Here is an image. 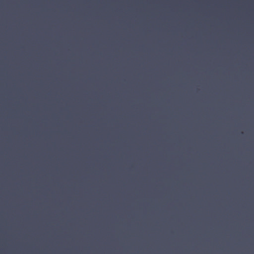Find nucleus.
Masks as SVG:
<instances>
[{
	"instance_id": "39448f33",
	"label": "nucleus",
	"mask_w": 254,
	"mask_h": 254,
	"mask_svg": "<svg viewBox=\"0 0 254 254\" xmlns=\"http://www.w3.org/2000/svg\"><path fill=\"white\" fill-rule=\"evenodd\" d=\"M76 120L79 119V71L78 70V55L79 48V0H76Z\"/></svg>"
},
{
	"instance_id": "ddd939ff",
	"label": "nucleus",
	"mask_w": 254,
	"mask_h": 254,
	"mask_svg": "<svg viewBox=\"0 0 254 254\" xmlns=\"http://www.w3.org/2000/svg\"><path fill=\"white\" fill-rule=\"evenodd\" d=\"M78 202H79V196H78ZM78 207H80V204L79 203V204H78Z\"/></svg>"
},
{
	"instance_id": "423d86ee",
	"label": "nucleus",
	"mask_w": 254,
	"mask_h": 254,
	"mask_svg": "<svg viewBox=\"0 0 254 254\" xmlns=\"http://www.w3.org/2000/svg\"><path fill=\"white\" fill-rule=\"evenodd\" d=\"M76 120L79 119V71L78 70V55L79 48V0H76Z\"/></svg>"
},
{
	"instance_id": "20e7f679",
	"label": "nucleus",
	"mask_w": 254,
	"mask_h": 254,
	"mask_svg": "<svg viewBox=\"0 0 254 254\" xmlns=\"http://www.w3.org/2000/svg\"><path fill=\"white\" fill-rule=\"evenodd\" d=\"M76 120L79 119V71L78 70V55L79 48V0H76Z\"/></svg>"
},
{
	"instance_id": "7ed1b4c3",
	"label": "nucleus",
	"mask_w": 254,
	"mask_h": 254,
	"mask_svg": "<svg viewBox=\"0 0 254 254\" xmlns=\"http://www.w3.org/2000/svg\"><path fill=\"white\" fill-rule=\"evenodd\" d=\"M76 120L79 119V71L78 70V55L79 48V0H76Z\"/></svg>"
},
{
	"instance_id": "f257e3e1",
	"label": "nucleus",
	"mask_w": 254,
	"mask_h": 254,
	"mask_svg": "<svg viewBox=\"0 0 254 254\" xmlns=\"http://www.w3.org/2000/svg\"><path fill=\"white\" fill-rule=\"evenodd\" d=\"M76 120L79 119V71L78 70V55L79 48V0H76Z\"/></svg>"
},
{
	"instance_id": "0eeeda50",
	"label": "nucleus",
	"mask_w": 254,
	"mask_h": 254,
	"mask_svg": "<svg viewBox=\"0 0 254 254\" xmlns=\"http://www.w3.org/2000/svg\"><path fill=\"white\" fill-rule=\"evenodd\" d=\"M76 197L79 195V119L76 120Z\"/></svg>"
},
{
	"instance_id": "4468645a",
	"label": "nucleus",
	"mask_w": 254,
	"mask_h": 254,
	"mask_svg": "<svg viewBox=\"0 0 254 254\" xmlns=\"http://www.w3.org/2000/svg\"><path fill=\"white\" fill-rule=\"evenodd\" d=\"M78 202H79V196H78ZM78 207H80V204L79 203V204H78Z\"/></svg>"
},
{
	"instance_id": "f03ea898",
	"label": "nucleus",
	"mask_w": 254,
	"mask_h": 254,
	"mask_svg": "<svg viewBox=\"0 0 254 254\" xmlns=\"http://www.w3.org/2000/svg\"><path fill=\"white\" fill-rule=\"evenodd\" d=\"M76 120L79 119V71L78 70V55L79 48V0H76Z\"/></svg>"
},
{
	"instance_id": "9b49d317",
	"label": "nucleus",
	"mask_w": 254,
	"mask_h": 254,
	"mask_svg": "<svg viewBox=\"0 0 254 254\" xmlns=\"http://www.w3.org/2000/svg\"><path fill=\"white\" fill-rule=\"evenodd\" d=\"M79 218L77 217V219H76V233L77 234L78 229L79 230Z\"/></svg>"
},
{
	"instance_id": "f3484780",
	"label": "nucleus",
	"mask_w": 254,
	"mask_h": 254,
	"mask_svg": "<svg viewBox=\"0 0 254 254\" xmlns=\"http://www.w3.org/2000/svg\"><path fill=\"white\" fill-rule=\"evenodd\" d=\"M78 232L79 233V229H78V232H77V233H78ZM78 235H80V234H79V233L78 234Z\"/></svg>"
},
{
	"instance_id": "dca6fc26",
	"label": "nucleus",
	"mask_w": 254,
	"mask_h": 254,
	"mask_svg": "<svg viewBox=\"0 0 254 254\" xmlns=\"http://www.w3.org/2000/svg\"><path fill=\"white\" fill-rule=\"evenodd\" d=\"M79 212H80V211H78V218H79Z\"/></svg>"
},
{
	"instance_id": "2eb2a0df",
	"label": "nucleus",
	"mask_w": 254,
	"mask_h": 254,
	"mask_svg": "<svg viewBox=\"0 0 254 254\" xmlns=\"http://www.w3.org/2000/svg\"><path fill=\"white\" fill-rule=\"evenodd\" d=\"M78 202H79V196H78ZM78 207H80V204L79 203V204H78Z\"/></svg>"
},
{
	"instance_id": "6e6552de",
	"label": "nucleus",
	"mask_w": 254,
	"mask_h": 254,
	"mask_svg": "<svg viewBox=\"0 0 254 254\" xmlns=\"http://www.w3.org/2000/svg\"><path fill=\"white\" fill-rule=\"evenodd\" d=\"M76 197L79 195V119L76 120Z\"/></svg>"
},
{
	"instance_id": "f8f14e48",
	"label": "nucleus",
	"mask_w": 254,
	"mask_h": 254,
	"mask_svg": "<svg viewBox=\"0 0 254 254\" xmlns=\"http://www.w3.org/2000/svg\"><path fill=\"white\" fill-rule=\"evenodd\" d=\"M80 209V208H78V197H76V217H78V211Z\"/></svg>"
},
{
	"instance_id": "1a4fd4ad",
	"label": "nucleus",
	"mask_w": 254,
	"mask_h": 254,
	"mask_svg": "<svg viewBox=\"0 0 254 254\" xmlns=\"http://www.w3.org/2000/svg\"><path fill=\"white\" fill-rule=\"evenodd\" d=\"M78 236H77V234H76V254H79V242H80V240H78Z\"/></svg>"
},
{
	"instance_id": "9d476101",
	"label": "nucleus",
	"mask_w": 254,
	"mask_h": 254,
	"mask_svg": "<svg viewBox=\"0 0 254 254\" xmlns=\"http://www.w3.org/2000/svg\"><path fill=\"white\" fill-rule=\"evenodd\" d=\"M78 236H77V234H76V254H79V242H80V240H78Z\"/></svg>"
}]
</instances>
